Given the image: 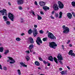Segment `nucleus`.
<instances>
[{
  "instance_id": "obj_19",
  "label": "nucleus",
  "mask_w": 75,
  "mask_h": 75,
  "mask_svg": "<svg viewBox=\"0 0 75 75\" xmlns=\"http://www.w3.org/2000/svg\"><path fill=\"white\" fill-rule=\"evenodd\" d=\"M20 65H21L22 66H23V67H27V65L25 64L22 62H20Z\"/></svg>"
},
{
  "instance_id": "obj_52",
  "label": "nucleus",
  "mask_w": 75,
  "mask_h": 75,
  "mask_svg": "<svg viewBox=\"0 0 75 75\" xmlns=\"http://www.w3.org/2000/svg\"><path fill=\"white\" fill-rule=\"evenodd\" d=\"M8 3L9 6H11V3L10 2H8Z\"/></svg>"
},
{
  "instance_id": "obj_12",
  "label": "nucleus",
  "mask_w": 75,
  "mask_h": 75,
  "mask_svg": "<svg viewBox=\"0 0 75 75\" xmlns=\"http://www.w3.org/2000/svg\"><path fill=\"white\" fill-rule=\"evenodd\" d=\"M57 58L59 60H63L62 56V55H61V54H58Z\"/></svg>"
},
{
  "instance_id": "obj_40",
  "label": "nucleus",
  "mask_w": 75,
  "mask_h": 75,
  "mask_svg": "<svg viewBox=\"0 0 75 75\" xmlns=\"http://www.w3.org/2000/svg\"><path fill=\"white\" fill-rule=\"evenodd\" d=\"M70 55H71V56H73V57L75 56V54L74 53H72V54Z\"/></svg>"
},
{
  "instance_id": "obj_49",
  "label": "nucleus",
  "mask_w": 75,
  "mask_h": 75,
  "mask_svg": "<svg viewBox=\"0 0 75 75\" xmlns=\"http://www.w3.org/2000/svg\"><path fill=\"white\" fill-rule=\"evenodd\" d=\"M55 13V11H53L52 12L51 14H54Z\"/></svg>"
},
{
  "instance_id": "obj_56",
  "label": "nucleus",
  "mask_w": 75,
  "mask_h": 75,
  "mask_svg": "<svg viewBox=\"0 0 75 75\" xmlns=\"http://www.w3.org/2000/svg\"><path fill=\"white\" fill-rule=\"evenodd\" d=\"M34 27L35 28H37V25H34Z\"/></svg>"
},
{
  "instance_id": "obj_16",
  "label": "nucleus",
  "mask_w": 75,
  "mask_h": 75,
  "mask_svg": "<svg viewBox=\"0 0 75 75\" xmlns=\"http://www.w3.org/2000/svg\"><path fill=\"white\" fill-rule=\"evenodd\" d=\"M48 59L50 61H54V60H53V57H52V56H50L49 57Z\"/></svg>"
},
{
  "instance_id": "obj_15",
  "label": "nucleus",
  "mask_w": 75,
  "mask_h": 75,
  "mask_svg": "<svg viewBox=\"0 0 75 75\" xmlns=\"http://www.w3.org/2000/svg\"><path fill=\"white\" fill-rule=\"evenodd\" d=\"M34 48V45L33 44H30L28 47L29 50H32L33 48Z\"/></svg>"
},
{
  "instance_id": "obj_17",
  "label": "nucleus",
  "mask_w": 75,
  "mask_h": 75,
  "mask_svg": "<svg viewBox=\"0 0 75 75\" xmlns=\"http://www.w3.org/2000/svg\"><path fill=\"white\" fill-rule=\"evenodd\" d=\"M43 10H50V8L46 6H44L43 7Z\"/></svg>"
},
{
  "instance_id": "obj_28",
  "label": "nucleus",
  "mask_w": 75,
  "mask_h": 75,
  "mask_svg": "<svg viewBox=\"0 0 75 75\" xmlns=\"http://www.w3.org/2000/svg\"><path fill=\"white\" fill-rule=\"evenodd\" d=\"M73 53V51L72 50H70L68 53L69 55H71Z\"/></svg>"
},
{
  "instance_id": "obj_26",
  "label": "nucleus",
  "mask_w": 75,
  "mask_h": 75,
  "mask_svg": "<svg viewBox=\"0 0 75 75\" xmlns=\"http://www.w3.org/2000/svg\"><path fill=\"white\" fill-rule=\"evenodd\" d=\"M37 16H38V20H41V19H42V17H41V16H40L38 15H37Z\"/></svg>"
},
{
  "instance_id": "obj_4",
  "label": "nucleus",
  "mask_w": 75,
  "mask_h": 75,
  "mask_svg": "<svg viewBox=\"0 0 75 75\" xmlns=\"http://www.w3.org/2000/svg\"><path fill=\"white\" fill-rule=\"evenodd\" d=\"M8 14V17L9 19H10L12 21H14V16L11 13H9Z\"/></svg>"
},
{
  "instance_id": "obj_13",
  "label": "nucleus",
  "mask_w": 75,
  "mask_h": 75,
  "mask_svg": "<svg viewBox=\"0 0 75 75\" xmlns=\"http://www.w3.org/2000/svg\"><path fill=\"white\" fill-rule=\"evenodd\" d=\"M67 16L69 19H71L72 18V15L70 13H69L67 14Z\"/></svg>"
},
{
  "instance_id": "obj_44",
  "label": "nucleus",
  "mask_w": 75,
  "mask_h": 75,
  "mask_svg": "<svg viewBox=\"0 0 75 75\" xmlns=\"http://www.w3.org/2000/svg\"><path fill=\"white\" fill-rule=\"evenodd\" d=\"M43 62L45 64H47V62H46L45 60H44Z\"/></svg>"
},
{
  "instance_id": "obj_48",
  "label": "nucleus",
  "mask_w": 75,
  "mask_h": 75,
  "mask_svg": "<svg viewBox=\"0 0 75 75\" xmlns=\"http://www.w3.org/2000/svg\"><path fill=\"white\" fill-rule=\"evenodd\" d=\"M71 42V41L70 40H69L68 41V42H67V44H68Z\"/></svg>"
},
{
  "instance_id": "obj_27",
  "label": "nucleus",
  "mask_w": 75,
  "mask_h": 75,
  "mask_svg": "<svg viewBox=\"0 0 75 75\" xmlns=\"http://www.w3.org/2000/svg\"><path fill=\"white\" fill-rule=\"evenodd\" d=\"M71 5L73 7H75V2L74 1H72L71 2Z\"/></svg>"
},
{
  "instance_id": "obj_31",
  "label": "nucleus",
  "mask_w": 75,
  "mask_h": 75,
  "mask_svg": "<svg viewBox=\"0 0 75 75\" xmlns=\"http://www.w3.org/2000/svg\"><path fill=\"white\" fill-rule=\"evenodd\" d=\"M6 24L7 25H10V21H6Z\"/></svg>"
},
{
  "instance_id": "obj_47",
  "label": "nucleus",
  "mask_w": 75,
  "mask_h": 75,
  "mask_svg": "<svg viewBox=\"0 0 75 75\" xmlns=\"http://www.w3.org/2000/svg\"><path fill=\"white\" fill-rule=\"evenodd\" d=\"M40 13L41 14H42V15H43V14H44V12H43L42 11H41L40 12Z\"/></svg>"
},
{
  "instance_id": "obj_2",
  "label": "nucleus",
  "mask_w": 75,
  "mask_h": 75,
  "mask_svg": "<svg viewBox=\"0 0 75 75\" xmlns=\"http://www.w3.org/2000/svg\"><path fill=\"white\" fill-rule=\"evenodd\" d=\"M49 46L50 48L55 49L56 48L55 47H57V45L56 44V43L54 42H49Z\"/></svg>"
},
{
  "instance_id": "obj_43",
  "label": "nucleus",
  "mask_w": 75,
  "mask_h": 75,
  "mask_svg": "<svg viewBox=\"0 0 75 75\" xmlns=\"http://www.w3.org/2000/svg\"><path fill=\"white\" fill-rule=\"evenodd\" d=\"M72 14L73 16H74V17L75 16V13L74 12H72Z\"/></svg>"
},
{
  "instance_id": "obj_33",
  "label": "nucleus",
  "mask_w": 75,
  "mask_h": 75,
  "mask_svg": "<svg viewBox=\"0 0 75 75\" xmlns=\"http://www.w3.org/2000/svg\"><path fill=\"white\" fill-rule=\"evenodd\" d=\"M18 72L19 75H21V71H20V69H18Z\"/></svg>"
},
{
  "instance_id": "obj_18",
  "label": "nucleus",
  "mask_w": 75,
  "mask_h": 75,
  "mask_svg": "<svg viewBox=\"0 0 75 75\" xmlns=\"http://www.w3.org/2000/svg\"><path fill=\"white\" fill-rule=\"evenodd\" d=\"M35 65H36L37 66H39L40 65V62L37 61L35 62Z\"/></svg>"
},
{
  "instance_id": "obj_14",
  "label": "nucleus",
  "mask_w": 75,
  "mask_h": 75,
  "mask_svg": "<svg viewBox=\"0 0 75 75\" xmlns=\"http://www.w3.org/2000/svg\"><path fill=\"white\" fill-rule=\"evenodd\" d=\"M39 4L40 5V6H44L45 5V3L43 1H41L39 3Z\"/></svg>"
},
{
  "instance_id": "obj_3",
  "label": "nucleus",
  "mask_w": 75,
  "mask_h": 75,
  "mask_svg": "<svg viewBox=\"0 0 75 75\" xmlns=\"http://www.w3.org/2000/svg\"><path fill=\"white\" fill-rule=\"evenodd\" d=\"M48 37L50 38L51 40H56V37H55L54 35L51 32L48 33Z\"/></svg>"
},
{
  "instance_id": "obj_45",
  "label": "nucleus",
  "mask_w": 75,
  "mask_h": 75,
  "mask_svg": "<svg viewBox=\"0 0 75 75\" xmlns=\"http://www.w3.org/2000/svg\"><path fill=\"white\" fill-rule=\"evenodd\" d=\"M19 10H22L23 9V8L21 6L19 7Z\"/></svg>"
},
{
  "instance_id": "obj_29",
  "label": "nucleus",
  "mask_w": 75,
  "mask_h": 75,
  "mask_svg": "<svg viewBox=\"0 0 75 75\" xmlns=\"http://www.w3.org/2000/svg\"><path fill=\"white\" fill-rule=\"evenodd\" d=\"M4 50V48L3 47H0V52H3Z\"/></svg>"
},
{
  "instance_id": "obj_1",
  "label": "nucleus",
  "mask_w": 75,
  "mask_h": 75,
  "mask_svg": "<svg viewBox=\"0 0 75 75\" xmlns=\"http://www.w3.org/2000/svg\"><path fill=\"white\" fill-rule=\"evenodd\" d=\"M32 32H33L34 37H36L37 35L38 34V31H37V30L36 28H34L32 31L31 29H30L28 31V33L29 34H31Z\"/></svg>"
},
{
  "instance_id": "obj_7",
  "label": "nucleus",
  "mask_w": 75,
  "mask_h": 75,
  "mask_svg": "<svg viewBox=\"0 0 75 75\" xmlns=\"http://www.w3.org/2000/svg\"><path fill=\"white\" fill-rule=\"evenodd\" d=\"M7 10L6 9H3L2 10L0 11V13H2V16H4L5 14V16H7Z\"/></svg>"
},
{
  "instance_id": "obj_24",
  "label": "nucleus",
  "mask_w": 75,
  "mask_h": 75,
  "mask_svg": "<svg viewBox=\"0 0 75 75\" xmlns=\"http://www.w3.org/2000/svg\"><path fill=\"white\" fill-rule=\"evenodd\" d=\"M25 58L27 61H28L30 60V57H29V56H26L25 57Z\"/></svg>"
},
{
  "instance_id": "obj_21",
  "label": "nucleus",
  "mask_w": 75,
  "mask_h": 75,
  "mask_svg": "<svg viewBox=\"0 0 75 75\" xmlns=\"http://www.w3.org/2000/svg\"><path fill=\"white\" fill-rule=\"evenodd\" d=\"M62 12L60 11L59 13V18H62Z\"/></svg>"
},
{
  "instance_id": "obj_59",
  "label": "nucleus",
  "mask_w": 75,
  "mask_h": 75,
  "mask_svg": "<svg viewBox=\"0 0 75 75\" xmlns=\"http://www.w3.org/2000/svg\"><path fill=\"white\" fill-rule=\"evenodd\" d=\"M59 71H62V68H59Z\"/></svg>"
},
{
  "instance_id": "obj_8",
  "label": "nucleus",
  "mask_w": 75,
  "mask_h": 75,
  "mask_svg": "<svg viewBox=\"0 0 75 75\" xmlns=\"http://www.w3.org/2000/svg\"><path fill=\"white\" fill-rule=\"evenodd\" d=\"M69 32V28L68 27L63 28V33H65V34H68Z\"/></svg>"
},
{
  "instance_id": "obj_6",
  "label": "nucleus",
  "mask_w": 75,
  "mask_h": 75,
  "mask_svg": "<svg viewBox=\"0 0 75 75\" xmlns=\"http://www.w3.org/2000/svg\"><path fill=\"white\" fill-rule=\"evenodd\" d=\"M58 7L59 8H60V9H62L64 8V4H62V2L60 1H58Z\"/></svg>"
},
{
  "instance_id": "obj_10",
  "label": "nucleus",
  "mask_w": 75,
  "mask_h": 75,
  "mask_svg": "<svg viewBox=\"0 0 75 75\" xmlns=\"http://www.w3.org/2000/svg\"><path fill=\"white\" fill-rule=\"evenodd\" d=\"M53 8L55 11H57L59 9V8H58V6L57 4H54L53 5Z\"/></svg>"
},
{
  "instance_id": "obj_35",
  "label": "nucleus",
  "mask_w": 75,
  "mask_h": 75,
  "mask_svg": "<svg viewBox=\"0 0 75 75\" xmlns=\"http://www.w3.org/2000/svg\"><path fill=\"white\" fill-rule=\"evenodd\" d=\"M31 13H32V14H33V15H34V16H35V13H34V11H33L31 10Z\"/></svg>"
},
{
  "instance_id": "obj_58",
  "label": "nucleus",
  "mask_w": 75,
  "mask_h": 75,
  "mask_svg": "<svg viewBox=\"0 0 75 75\" xmlns=\"http://www.w3.org/2000/svg\"><path fill=\"white\" fill-rule=\"evenodd\" d=\"M69 46L70 47H72V44H70L69 45Z\"/></svg>"
},
{
  "instance_id": "obj_36",
  "label": "nucleus",
  "mask_w": 75,
  "mask_h": 75,
  "mask_svg": "<svg viewBox=\"0 0 75 75\" xmlns=\"http://www.w3.org/2000/svg\"><path fill=\"white\" fill-rule=\"evenodd\" d=\"M13 61V62H9V63H10V64H13V63H14V62H16L14 60V61Z\"/></svg>"
},
{
  "instance_id": "obj_5",
  "label": "nucleus",
  "mask_w": 75,
  "mask_h": 75,
  "mask_svg": "<svg viewBox=\"0 0 75 75\" xmlns=\"http://www.w3.org/2000/svg\"><path fill=\"white\" fill-rule=\"evenodd\" d=\"M36 42L38 45H40V43L42 44V40L41 39V38L40 37H38L37 38V40H36Z\"/></svg>"
},
{
  "instance_id": "obj_37",
  "label": "nucleus",
  "mask_w": 75,
  "mask_h": 75,
  "mask_svg": "<svg viewBox=\"0 0 75 75\" xmlns=\"http://www.w3.org/2000/svg\"><path fill=\"white\" fill-rule=\"evenodd\" d=\"M59 62L60 63V64H61L62 65H63V62H62V61H61V60H59Z\"/></svg>"
},
{
  "instance_id": "obj_20",
  "label": "nucleus",
  "mask_w": 75,
  "mask_h": 75,
  "mask_svg": "<svg viewBox=\"0 0 75 75\" xmlns=\"http://www.w3.org/2000/svg\"><path fill=\"white\" fill-rule=\"evenodd\" d=\"M3 18L4 19V21H7L8 20V18H7V16H4L3 17Z\"/></svg>"
},
{
  "instance_id": "obj_30",
  "label": "nucleus",
  "mask_w": 75,
  "mask_h": 75,
  "mask_svg": "<svg viewBox=\"0 0 75 75\" xmlns=\"http://www.w3.org/2000/svg\"><path fill=\"white\" fill-rule=\"evenodd\" d=\"M47 40H48L47 38H45L42 39V41H47Z\"/></svg>"
},
{
  "instance_id": "obj_57",
  "label": "nucleus",
  "mask_w": 75,
  "mask_h": 75,
  "mask_svg": "<svg viewBox=\"0 0 75 75\" xmlns=\"http://www.w3.org/2000/svg\"><path fill=\"white\" fill-rule=\"evenodd\" d=\"M50 17L51 18V19H54V17L52 16H50Z\"/></svg>"
},
{
  "instance_id": "obj_22",
  "label": "nucleus",
  "mask_w": 75,
  "mask_h": 75,
  "mask_svg": "<svg viewBox=\"0 0 75 75\" xmlns=\"http://www.w3.org/2000/svg\"><path fill=\"white\" fill-rule=\"evenodd\" d=\"M60 73L62 75H65V74H67V72L65 71H62L60 72Z\"/></svg>"
},
{
  "instance_id": "obj_39",
  "label": "nucleus",
  "mask_w": 75,
  "mask_h": 75,
  "mask_svg": "<svg viewBox=\"0 0 75 75\" xmlns=\"http://www.w3.org/2000/svg\"><path fill=\"white\" fill-rule=\"evenodd\" d=\"M39 59L41 61H43V60L42 59V58L41 57H39Z\"/></svg>"
},
{
  "instance_id": "obj_63",
  "label": "nucleus",
  "mask_w": 75,
  "mask_h": 75,
  "mask_svg": "<svg viewBox=\"0 0 75 75\" xmlns=\"http://www.w3.org/2000/svg\"><path fill=\"white\" fill-rule=\"evenodd\" d=\"M48 33H49V31L48 30H47V32H46V34H48Z\"/></svg>"
},
{
  "instance_id": "obj_9",
  "label": "nucleus",
  "mask_w": 75,
  "mask_h": 75,
  "mask_svg": "<svg viewBox=\"0 0 75 75\" xmlns=\"http://www.w3.org/2000/svg\"><path fill=\"white\" fill-rule=\"evenodd\" d=\"M17 2L18 5H21L24 3V0H17Z\"/></svg>"
},
{
  "instance_id": "obj_61",
  "label": "nucleus",
  "mask_w": 75,
  "mask_h": 75,
  "mask_svg": "<svg viewBox=\"0 0 75 75\" xmlns=\"http://www.w3.org/2000/svg\"><path fill=\"white\" fill-rule=\"evenodd\" d=\"M67 68L68 69H70V67H69V66H67Z\"/></svg>"
},
{
  "instance_id": "obj_62",
  "label": "nucleus",
  "mask_w": 75,
  "mask_h": 75,
  "mask_svg": "<svg viewBox=\"0 0 75 75\" xmlns=\"http://www.w3.org/2000/svg\"><path fill=\"white\" fill-rule=\"evenodd\" d=\"M62 48L64 47V45H62Z\"/></svg>"
},
{
  "instance_id": "obj_25",
  "label": "nucleus",
  "mask_w": 75,
  "mask_h": 75,
  "mask_svg": "<svg viewBox=\"0 0 75 75\" xmlns=\"http://www.w3.org/2000/svg\"><path fill=\"white\" fill-rule=\"evenodd\" d=\"M9 53V50H5V52H4V54H5V55H7V54Z\"/></svg>"
},
{
  "instance_id": "obj_60",
  "label": "nucleus",
  "mask_w": 75,
  "mask_h": 75,
  "mask_svg": "<svg viewBox=\"0 0 75 75\" xmlns=\"http://www.w3.org/2000/svg\"><path fill=\"white\" fill-rule=\"evenodd\" d=\"M45 69H47V70L48 69V67L47 66H46L45 67Z\"/></svg>"
},
{
  "instance_id": "obj_23",
  "label": "nucleus",
  "mask_w": 75,
  "mask_h": 75,
  "mask_svg": "<svg viewBox=\"0 0 75 75\" xmlns=\"http://www.w3.org/2000/svg\"><path fill=\"white\" fill-rule=\"evenodd\" d=\"M54 61L55 62H56V64H58V61H58V60L56 58V57H54Z\"/></svg>"
},
{
  "instance_id": "obj_55",
  "label": "nucleus",
  "mask_w": 75,
  "mask_h": 75,
  "mask_svg": "<svg viewBox=\"0 0 75 75\" xmlns=\"http://www.w3.org/2000/svg\"><path fill=\"white\" fill-rule=\"evenodd\" d=\"M25 35V34L24 33H23L21 34V35L23 36V35Z\"/></svg>"
},
{
  "instance_id": "obj_38",
  "label": "nucleus",
  "mask_w": 75,
  "mask_h": 75,
  "mask_svg": "<svg viewBox=\"0 0 75 75\" xmlns=\"http://www.w3.org/2000/svg\"><path fill=\"white\" fill-rule=\"evenodd\" d=\"M40 34H43V33H44V31H43V30H40Z\"/></svg>"
},
{
  "instance_id": "obj_46",
  "label": "nucleus",
  "mask_w": 75,
  "mask_h": 75,
  "mask_svg": "<svg viewBox=\"0 0 75 75\" xmlns=\"http://www.w3.org/2000/svg\"><path fill=\"white\" fill-rule=\"evenodd\" d=\"M4 70H5V71H6L7 70V67H4Z\"/></svg>"
},
{
  "instance_id": "obj_42",
  "label": "nucleus",
  "mask_w": 75,
  "mask_h": 75,
  "mask_svg": "<svg viewBox=\"0 0 75 75\" xmlns=\"http://www.w3.org/2000/svg\"><path fill=\"white\" fill-rule=\"evenodd\" d=\"M47 64H47V66H48V67H50V65H51V64L48 63V62H47Z\"/></svg>"
},
{
  "instance_id": "obj_11",
  "label": "nucleus",
  "mask_w": 75,
  "mask_h": 75,
  "mask_svg": "<svg viewBox=\"0 0 75 75\" xmlns=\"http://www.w3.org/2000/svg\"><path fill=\"white\" fill-rule=\"evenodd\" d=\"M28 41L30 42V44H34V41L33 38L31 37L28 38Z\"/></svg>"
},
{
  "instance_id": "obj_41",
  "label": "nucleus",
  "mask_w": 75,
  "mask_h": 75,
  "mask_svg": "<svg viewBox=\"0 0 75 75\" xmlns=\"http://www.w3.org/2000/svg\"><path fill=\"white\" fill-rule=\"evenodd\" d=\"M55 16V17H56V18H57V17H58V14L56 13Z\"/></svg>"
},
{
  "instance_id": "obj_53",
  "label": "nucleus",
  "mask_w": 75,
  "mask_h": 75,
  "mask_svg": "<svg viewBox=\"0 0 75 75\" xmlns=\"http://www.w3.org/2000/svg\"><path fill=\"white\" fill-rule=\"evenodd\" d=\"M62 27H63V29H64V28H66L67 27H65V25H63L62 26Z\"/></svg>"
},
{
  "instance_id": "obj_51",
  "label": "nucleus",
  "mask_w": 75,
  "mask_h": 75,
  "mask_svg": "<svg viewBox=\"0 0 75 75\" xmlns=\"http://www.w3.org/2000/svg\"><path fill=\"white\" fill-rule=\"evenodd\" d=\"M26 52L27 54H29L30 53V51L29 50L26 51Z\"/></svg>"
},
{
  "instance_id": "obj_54",
  "label": "nucleus",
  "mask_w": 75,
  "mask_h": 75,
  "mask_svg": "<svg viewBox=\"0 0 75 75\" xmlns=\"http://www.w3.org/2000/svg\"><path fill=\"white\" fill-rule=\"evenodd\" d=\"M35 5H38V4H37V2L36 1H35Z\"/></svg>"
},
{
  "instance_id": "obj_32",
  "label": "nucleus",
  "mask_w": 75,
  "mask_h": 75,
  "mask_svg": "<svg viewBox=\"0 0 75 75\" xmlns=\"http://www.w3.org/2000/svg\"><path fill=\"white\" fill-rule=\"evenodd\" d=\"M8 58L9 60L11 61H14V59H13V58L10 57H8Z\"/></svg>"
},
{
  "instance_id": "obj_50",
  "label": "nucleus",
  "mask_w": 75,
  "mask_h": 75,
  "mask_svg": "<svg viewBox=\"0 0 75 75\" xmlns=\"http://www.w3.org/2000/svg\"><path fill=\"white\" fill-rule=\"evenodd\" d=\"M0 69H3V68H2V66H1V64H0Z\"/></svg>"
},
{
  "instance_id": "obj_64",
  "label": "nucleus",
  "mask_w": 75,
  "mask_h": 75,
  "mask_svg": "<svg viewBox=\"0 0 75 75\" xmlns=\"http://www.w3.org/2000/svg\"><path fill=\"white\" fill-rule=\"evenodd\" d=\"M30 50V52H33V51H32V50Z\"/></svg>"
},
{
  "instance_id": "obj_34",
  "label": "nucleus",
  "mask_w": 75,
  "mask_h": 75,
  "mask_svg": "<svg viewBox=\"0 0 75 75\" xmlns=\"http://www.w3.org/2000/svg\"><path fill=\"white\" fill-rule=\"evenodd\" d=\"M16 40L17 41H20L21 40V39L19 38H17L16 39Z\"/></svg>"
}]
</instances>
